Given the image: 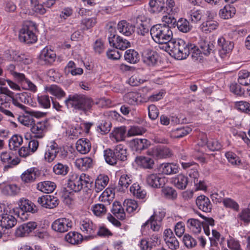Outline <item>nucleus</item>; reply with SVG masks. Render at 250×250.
<instances>
[{
  "mask_svg": "<svg viewBox=\"0 0 250 250\" xmlns=\"http://www.w3.org/2000/svg\"><path fill=\"white\" fill-rule=\"evenodd\" d=\"M165 48L167 51L171 52L177 59H186L189 55L188 43L181 39H171L168 41Z\"/></svg>",
  "mask_w": 250,
  "mask_h": 250,
  "instance_id": "f257e3e1",
  "label": "nucleus"
},
{
  "mask_svg": "<svg viewBox=\"0 0 250 250\" xmlns=\"http://www.w3.org/2000/svg\"><path fill=\"white\" fill-rule=\"evenodd\" d=\"M150 35L153 41L159 44L165 45L172 38L173 33L169 27L166 24H158L150 29Z\"/></svg>",
  "mask_w": 250,
  "mask_h": 250,
  "instance_id": "f03ea898",
  "label": "nucleus"
},
{
  "mask_svg": "<svg viewBox=\"0 0 250 250\" xmlns=\"http://www.w3.org/2000/svg\"><path fill=\"white\" fill-rule=\"evenodd\" d=\"M64 102L68 107L71 106L84 112L90 110L93 105V102L91 99L83 95L77 94L69 96Z\"/></svg>",
  "mask_w": 250,
  "mask_h": 250,
  "instance_id": "7ed1b4c3",
  "label": "nucleus"
},
{
  "mask_svg": "<svg viewBox=\"0 0 250 250\" xmlns=\"http://www.w3.org/2000/svg\"><path fill=\"white\" fill-rule=\"evenodd\" d=\"M11 94L10 90L7 87H0V112L8 117L14 118V115L8 109L11 104Z\"/></svg>",
  "mask_w": 250,
  "mask_h": 250,
  "instance_id": "20e7f679",
  "label": "nucleus"
},
{
  "mask_svg": "<svg viewBox=\"0 0 250 250\" xmlns=\"http://www.w3.org/2000/svg\"><path fill=\"white\" fill-rule=\"evenodd\" d=\"M34 28L32 23L24 24L19 32V37L20 41L26 43H35L37 40V38L33 31Z\"/></svg>",
  "mask_w": 250,
  "mask_h": 250,
  "instance_id": "39448f33",
  "label": "nucleus"
},
{
  "mask_svg": "<svg viewBox=\"0 0 250 250\" xmlns=\"http://www.w3.org/2000/svg\"><path fill=\"white\" fill-rule=\"evenodd\" d=\"M11 93V98H10L11 102L16 107L21 109L22 110L26 111L28 107L25 106L23 104H27L29 102V94L26 92H22L17 93L16 94L10 90Z\"/></svg>",
  "mask_w": 250,
  "mask_h": 250,
  "instance_id": "423d86ee",
  "label": "nucleus"
},
{
  "mask_svg": "<svg viewBox=\"0 0 250 250\" xmlns=\"http://www.w3.org/2000/svg\"><path fill=\"white\" fill-rule=\"evenodd\" d=\"M147 155L158 159L169 158L173 155L172 150L166 146H156L147 151Z\"/></svg>",
  "mask_w": 250,
  "mask_h": 250,
  "instance_id": "0eeeda50",
  "label": "nucleus"
},
{
  "mask_svg": "<svg viewBox=\"0 0 250 250\" xmlns=\"http://www.w3.org/2000/svg\"><path fill=\"white\" fill-rule=\"evenodd\" d=\"M72 227V221L66 218H60L55 220L51 228L55 231L63 233L69 230Z\"/></svg>",
  "mask_w": 250,
  "mask_h": 250,
  "instance_id": "6e6552de",
  "label": "nucleus"
},
{
  "mask_svg": "<svg viewBox=\"0 0 250 250\" xmlns=\"http://www.w3.org/2000/svg\"><path fill=\"white\" fill-rule=\"evenodd\" d=\"M48 123L46 121L34 123L31 127V131L33 137L37 139H42L47 131Z\"/></svg>",
  "mask_w": 250,
  "mask_h": 250,
  "instance_id": "1a4fd4ad",
  "label": "nucleus"
},
{
  "mask_svg": "<svg viewBox=\"0 0 250 250\" xmlns=\"http://www.w3.org/2000/svg\"><path fill=\"white\" fill-rule=\"evenodd\" d=\"M163 238L166 246L171 250H176L179 248V242L175 237L172 230L166 229L163 233Z\"/></svg>",
  "mask_w": 250,
  "mask_h": 250,
  "instance_id": "9d476101",
  "label": "nucleus"
},
{
  "mask_svg": "<svg viewBox=\"0 0 250 250\" xmlns=\"http://www.w3.org/2000/svg\"><path fill=\"white\" fill-rule=\"evenodd\" d=\"M110 45L116 49L124 50L130 47V42L123 37L117 35H113L108 37Z\"/></svg>",
  "mask_w": 250,
  "mask_h": 250,
  "instance_id": "9b49d317",
  "label": "nucleus"
},
{
  "mask_svg": "<svg viewBox=\"0 0 250 250\" xmlns=\"http://www.w3.org/2000/svg\"><path fill=\"white\" fill-rule=\"evenodd\" d=\"M60 151V147L58 144L54 142H51L48 144L45 148L44 159L48 162H53L58 155V153Z\"/></svg>",
  "mask_w": 250,
  "mask_h": 250,
  "instance_id": "f8f14e48",
  "label": "nucleus"
},
{
  "mask_svg": "<svg viewBox=\"0 0 250 250\" xmlns=\"http://www.w3.org/2000/svg\"><path fill=\"white\" fill-rule=\"evenodd\" d=\"M37 202L42 207L47 208H53L59 203L56 197L50 195H43L38 198Z\"/></svg>",
  "mask_w": 250,
  "mask_h": 250,
  "instance_id": "ddd939ff",
  "label": "nucleus"
},
{
  "mask_svg": "<svg viewBox=\"0 0 250 250\" xmlns=\"http://www.w3.org/2000/svg\"><path fill=\"white\" fill-rule=\"evenodd\" d=\"M37 227V223L30 221L22 224L18 227L15 230V235L18 237H24L28 235Z\"/></svg>",
  "mask_w": 250,
  "mask_h": 250,
  "instance_id": "4468645a",
  "label": "nucleus"
},
{
  "mask_svg": "<svg viewBox=\"0 0 250 250\" xmlns=\"http://www.w3.org/2000/svg\"><path fill=\"white\" fill-rule=\"evenodd\" d=\"M124 101L132 105L140 104L146 102L142 95L136 91L128 92L124 96Z\"/></svg>",
  "mask_w": 250,
  "mask_h": 250,
  "instance_id": "2eb2a0df",
  "label": "nucleus"
},
{
  "mask_svg": "<svg viewBox=\"0 0 250 250\" xmlns=\"http://www.w3.org/2000/svg\"><path fill=\"white\" fill-rule=\"evenodd\" d=\"M146 182L151 187L160 188L165 185V179L159 174L152 173L146 176Z\"/></svg>",
  "mask_w": 250,
  "mask_h": 250,
  "instance_id": "dca6fc26",
  "label": "nucleus"
},
{
  "mask_svg": "<svg viewBox=\"0 0 250 250\" xmlns=\"http://www.w3.org/2000/svg\"><path fill=\"white\" fill-rule=\"evenodd\" d=\"M56 54L47 47H44L41 51L39 57V62L42 65L52 63L55 61Z\"/></svg>",
  "mask_w": 250,
  "mask_h": 250,
  "instance_id": "f3484780",
  "label": "nucleus"
},
{
  "mask_svg": "<svg viewBox=\"0 0 250 250\" xmlns=\"http://www.w3.org/2000/svg\"><path fill=\"white\" fill-rule=\"evenodd\" d=\"M79 227L84 233L89 235H93L96 229L92 222L87 218H82L80 219Z\"/></svg>",
  "mask_w": 250,
  "mask_h": 250,
  "instance_id": "a211bd4d",
  "label": "nucleus"
},
{
  "mask_svg": "<svg viewBox=\"0 0 250 250\" xmlns=\"http://www.w3.org/2000/svg\"><path fill=\"white\" fill-rule=\"evenodd\" d=\"M159 59L158 53L152 50H146L144 52L142 60L144 63L148 66H154Z\"/></svg>",
  "mask_w": 250,
  "mask_h": 250,
  "instance_id": "6ab92c4d",
  "label": "nucleus"
},
{
  "mask_svg": "<svg viewBox=\"0 0 250 250\" xmlns=\"http://www.w3.org/2000/svg\"><path fill=\"white\" fill-rule=\"evenodd\" d=\"M130 148L133 151L140 152L150 146V142L146 139H134L129 143Z\"/></svg>",
  "mask_w": 250,
  "mask_h": 250,
  "instance_id": "aec40b11",
  "label": "nucleus"
},
{
  "mask_svg": "<svg viewBox=\"0 0 250 250\" xmlns=\"http://www.w3.org/2000/svg\"><path fill=\"white\" fill-rule=\"evenodd\" d=\"M80 175L73 173L69 176L68 180L67 186L75 192L80 191L83 188V184L81 181Z\"/></svg>",
  "mask_w": 250,
  "mask_h": 250,
  "instance_id": "412c9836",
  "label": "nucleus"
},
{
  "mask_svg": "<svg viewBox=\"0 0 250 250\" xmlns=\"http://www.w3.org/2000/svg\"><path fill=\"white\" fill-rule=\"evenodd\" d=\"M17 224V220L12 215L5 213L0 215V226L8 229L13 227Z\"/></svg>",
  "mask_w": 250,
  "mask_h": 250,
  "instance_id": "4be33fe9",
  "label": "nucleus"
},
{
  "mask_svg": "<svg viewBox=\"0 0 250 250\" xmlns=\"http://www.w3.org/2000/svg\"><path fill=\"white\" fill-rule=\"evenodd\" d=\"M179 166L173 163H164L160 166L161 172L165 175H172L178 173Z\"/></svg>",
  "mask_w": 250,
  "mask_h": 250,
  "instance_id": "5701e85b",
  "label": "nucleus"
},
{
  "mask_svg": "<svg viewBox=\"0 0 250 250\" xmlns=\"http://www.w3.org/2000/svg\"><path fill=\"white\" fill-rule=\"evenodd\" d=\"M196 203L198 208L202 211L208 212L211 209V204L209 199L205 195L198 196L196 200Z\"/></svg>",
  "mask_w": 250,
  "mask_h": 250,
  "instance_id": "b1692460",
  "label": "nucleus"
},
{
  "mask_svg": "<svg viewBox=\"0 0 250 250\" xmlns=\"http://www.w3.org/2000/svg\"><path fill=\"white\" fill-rule=\"evenodd\" d=\"M218 45L221 48L220 51L221 55H226L230 52L234 47V43L229 41H226L223 37L218 39Z\"/></svg>",
  "mask_w": 250,
  "mask_h": 250,
  "instance_id": "393cba45",
  "label": "nucleus"
},
{
  "mask_svg": "<svg viewBox=\"0 0 250 250\" xmlns=\"http://www.w3.org/2000/svg\"><path fill=\"white\" fill-rule=\"evenodd\" d=\"M171 183L177 188L184 189L188 184V178L184 174H179L171 178Z\"/></svg>",
  "mask_w": 250,
  "mask_h": 250,
  "instance_id": "a878e982",
  "label": "nucleus"
},
{
  "mask_svg": "<svg viewBox=\"0 0 250 250\" xmlns=\"http://www.w3.org/2000/svg\"><path fill=\"white\" fill-rule=\"evenodd\" d=\"M134 26L125 20L120 21L117 25L119 32L126 36L131 35L134 32Z\"/></svg>",
  "mask_w": 250,
  "mask_h": 250,
  "instance_id": "bb28decb",
  "label": "nucleus"
},
{
  "mask_svg": "<svg viewBox=\"0 0 250 250\" xmlns=\"http://www.w3.org/2000/svg\"><path fill=\"white\" fill-rule=\"evenodd\" d=\"M135 162L138 166L146 169H152L154 165L153 159L146 156L137 157Z\"/></svg>",
  "mask_w": 250,
  "mask_h": 250,
  "instance_id": "cd10ccee",
  "label": "nucleus"
},
{
  "mask_svg": "<svg viewBox=\"0 0 250 250\" xmlns=\"http://www.w3.org/2000/svg\"><path fill=\"white\" fill-rule=\"evenodd\" d=\"M21 180L24 183H31L34 182L37 178V171L35 167L27 169L21 176Z\"/></svg>",
  "mask_w": 250,
  "mask_h": 250,
  "instance_id": "c85d7f7f",
  "label": "nucleus"
},
{
  "mask_svg": "<svg viewBox=\"0 0 250 250\" xmlns=\"http://www.w3.org/2000/svg\"><path fill=\"white\" fill-rule=\"evenodd\" d=\"M109 178L107 175L100 174L98 176L95 182V190L97 192L103 190L107 185Z\"/></svg>",
  "mask_w": 250,
  "mask_h": 250,
  "instance_id": "c756f323",
  "label": "nucleus"
},
{
  "mask_svg": "<svg viewBox=\"0 0 250 250\" xmlns=\"http://www.w3.org/2000/svg\"><path fill=\"white\" fill-rule=\"evenodd\" d=\"M114 196V193L113 192L112 189L107 188L99 196V200L100 202H103L104 203L103 204L107 207L113 201Z\"/></svg>",
  "mask_w": 250,
  "mask_h": 250,
  "instance_id": "7c9ffc66",
  "label": "nucleus"
},
{
  "mask_svg": "<svg viewBox=\"0 0 250 250\" xmlns=\"http://www.w3.org/2000/svg\"><path fill=\"white\" fill-rule=\"evenodd\" d=\"M218 22L213 20H207L200 25L201 30L205 33H209L217 29Z\"/></svg>",
  "mask_w": 250,
  "mask_h": 250,
  "instance_id": "2f4dec72",
  "label": "nucleus"
},
{
  "mask_svg": "<svg viewBox=\"0 0 250 250\" xmlns=\"http://www.w3.org/2000/svg\"><path fill=\"white\" fill-rule=\"evenodd\" d=\"M56 187V184L54 182L50 181L41 182L37 185V188L38 190L46 193L52 192Z\"/></svg>",
  "mask_w": 250,
  "mask_h": 250,
  "instance_id": "473e14b6",
  "label": "nucleus"
},
{
  "mask_svg": "<svg viewBox=\"0 0 250 250\" xmlns=\"http://www.w3.org/2000/svg\"><path fill=\"white\" fill-rule=\"evenodd\" d=\"M18 209L26 212L35 213L37 211L36 206L29 200L21 199L19 202Z\"/></svg>",
  "mask_w": 250,
  "mask_h": 250,
  "instance_id": "72a5a7b5",
  "label": "nucleus"
},
{
  "mask_svg": "<svg viewBox=\"0 0 250 250\" xmlns=\"http://www.w3.org/2000/svg\"><path fill=\"white\" fill-rule=\"evenodd\" d=\"M126 132V129L125 126L117 127L112 131L110 134V137L113 141L116 142L123 141L125 138Z\"/></svg>",
  "mask_w": 250,
  "mask_h": 250,
  "instance_id": "f704fd0d",
  "label": "nucleus"
},
{
  "mask_svg": "<svg viewBox=\"0 0 250 250\" xmlns=\"http://www.w3.org/2000/svg\"><path fill=\"white\" fill-rule=\"evenodd\" d=\"M76 149L82 154L88 153L91 149V144L87 139H80L76 143Z\"/></svg>",
  "mask_w": 250,
  "mask_h": 250,
  "instance_id": "c9c22d12",
  "label": "nucleus"
},
{
  "mask_svg": "<svg viewBox=\"0 0 250 250\" xmlns=\"http://www.w3.org/2000/svg\"><path fill=\"white\" fill-rule=\"evenodd\" d=\"M187 225L190 230L195 234L199 233L201 231L203 226V223L199 220L194 218L188 219Z\"/></svg>",
  "mask_w": 250,
  "mask_h": 250,
  "instance_id": "e433bc0d",
  "label": "nucleus"
},
{
  "mask_svg": "<svg viewBox=\"0 0 250 250\" xmlns=\"http://www.w3.org/2000/svg\"><path fill=\"white\" fill-rule=\"evenodd\" d=\"M11 56L13 60L15 62H19L24 64H29L32 62V58L28 55L14 51L12 52V54H11Z\"/></svg>",
  "mask_w": 250,
  "mask_h": 250,
  "instance_id": "4c0bfd02",
  "label": "nucleus"
},
{
  "mask_svg": "<svg viewBox=\"0 0 250 250\" xmlns=\"http://www.w3.org/2000/svg\"><path fill=\"white\" fill-rule=\"evenodd\" d=\"M77 167L82 170H85L91 167L92 160L89 157H84L77 159L75 162Z\"/></svg>",
  "mask_w": 250,
  "mask_h": 250,
  "instance_id": "58836bf2",
  "label": "nucleus"
},
{
  "mask_svg": "<svg viewBox=\"0 0 250 250\" xmlns=\"http://www.w3.org/2000/svg\"><path fill=\"white\" fill-rule=\"evenodd\" d=\"M165 4L164 0H150L149 3L150 11L154 13L164 12Z\"/></svg>",
  "mask_w": 250,
  "mask_h": 250,
  "instance_id": "ea45409f",
  "label": "nucleus"
},
{
  "mask_svg": "<svg viewBox=\"0 0 250 250\" xmlns=\"http://www.w3.org/2000/svg\"><path fill=\"white\" fill-rule=\"evenodd\" d=\"M236 10L234 7L230 5L225 6L219 11V16L223 19H229L235 15Z\"/></svg>",
  "mask_w": 250,
  "mask_h": 250,
  "instance_id": "a19ab883",
  "label": "nucleus"
},
{
  "mask_svg": "<svg viewBox=\"0 0 250 250\" xmlns=\"http://www.w3.org/2000/svg\"><path fill=\"white\" fill-rule=\"evenodd\" d=\"M46 92L60 99L65 96L64 91L59 86L52 84L45 87Z\"/></svg>",
  "mask_w": 250,
  "mask_h": 250,
  "instance_id": "79ce46f5",
  "label": "nucleus"
},
{
  "mask_svg": "<svg viewBox=\"0 0 250 250\" xmlns=\"http://www.w3.org/2000/svg\"><path fill=\"white\" fill-rule=\"evenodd\" d=\"M65 239L70 244L78 245L82 242L83 236L78 232L71 231L65 235Z\"/></svg>",
  "mask_w": 250,
  "mask_h": 250,
  "instance_id": "37998d69",
  "label": "nucleus"
},
{
  "mask_svg": "<svg viewBox=\"0 0 250 250\" xmlns=\"http://www.w3.org/2000/svg\"><path fill=\"white\" fill-rule=\"evenodd\" d=\"M0 160L3 163L13 166L17 165L20 163L18 158L12 159L11 153L6 151H3L0 153Z\"/></svg>",
  "mask_w": 250,
  "mask_h": 250,
  "instance_id": "c03bdc74",
  "label": "nucleus"
},
{
  "mask_svg": "<svg viewBox=\"0 0 250 250\" xmlns=\"http://www.w3.org/2000/svg\"><path fill=\"white\" fill-rule=\"evenodd\" d=\"M111 212L119 219L124 220L125 218L124 209L119 202H116L113 204Z\"/></svg>",
  "mask_w": 250,
  "mask_h": 250,
  "instance_id": "a18cd8bd",
  "label": "nucleus"
},
{
  "mask_svg": "<svg viewBox=\"0 0 250 250\" xmlns=\"http://www.w3.org/2000/svg\"><path fill=\"white\" fill-rule=\"evenodd\" d=\"M199 45L203 54L208 55L214 49V45L210 42L204 39H201L199 42Z\"/></svg>",
  "mask_w": 250,
  "mask_h": 250,
  "instance_id": "49530a36",
  "label": "nucleus"
},
{
  "mask_svg": "<svg viewBox=\"0 0 250 250\" xmlns=\"http://www.w3.org/2000/svg\"><path fill=\"white\" fill-rule=\"evenodd\" d=\"M130 191L137 198L143 199L146 196V190L138 184H133L130 188Z\"/></svg>",
  "mask_w": 250,
  "mask_h": 250,
  "instance_id": "de8ad7c7",
  "label": "nucleus"
},
{
  "mask_svg": "<svg viewBox=\"0 0 250 250\" xmlns=\"http://www.w3.org/2000/svg\"><path fill=\"white\" fill-rule=\"evenodd\" d=\"M125 59L131 63H137L140 59L138 53L134 49H128L125 52Z\"/></svg>",
  "mask_w": 250,
  "mask_h": 250,
  "instance_id": "09e8293b",
  "label": "nucleus"
},
{
  "mask_svg": "<svg viewBox=\"0 0 250 250\" xmlns=\"http://www.w3.org/2000/svg\"><path fill=\"white\" fill-rule=\"evenodd\" d=\"M23 139L21 136L16 134L13 135L9 140L10 149L16 150L22 145Z\"/></svg>",
  "mask_w": 250,
  "mask_h": 250,
  "instance_id": "8fccbe9b",
  "label": "nucleus"
},
{
  "mask_svg": "<svg viewBox=\"0 0 250 250\" xmlns=\"http://www.w3.org/2000/svg\"><path fill=\"white\" fill-rule=\"evenodd\" d=\"M53 171L56 175L65 176L68 172L69 167L67 165L58 163L54 166Z\"/></svg>",
  "mask_w": 250,
  "mask_h": 250,
  "instance_id": "3c124183",
  "label": "nucleus"
},
{
  "mask_svg": "<svg viewBox=\"0 0 250 250\" xmlns=\"http://www.w3.org/2000/svg\"><path fill=\"white\" fill-rule=\"evenodd\" d=\"M91 210L95 216L100 217L106 214L107 208L103 204H96L92 206Z\"/></svg>",
  "mask_w": 250,
  "mask_h": 250,
  "instance_id": "603ef678",
  "label": "nucleus"
},
{
  "mask_svg": "<svg viewBox=\"0 0 250 250\" xmlns=\"http://www.w3.org/2000/svg\"><path fill=\"white\" fill-rule=\"evenodd\" d=\"M104 157L106 163L110 165L116 164L118 160L114 150L113 151L110 149L104 151Z\"/></svg>",
  "mask_w": 250,
  "mask_h": 250,
  "instance_id": "864d4df0",
  "label": "nucleus"
},
{
  "mask_svg": "<svg viewBox=\"0 0 250 250\" xmlns=\"http://www.w3.org/2000/svg\"><path fill=\"white\" fill-rule=\"evenodd\" d=\"M203 16V12L201 10L193 9L188 12V17L192 23H197Z\"/></svg>",
  "mask_w": 250,
  "mask_h": 250,
  "instance_id": "5fc2aeb1",
  "label": "nucleus"
},
{
  "mask_svg": "<svg viewBox=\"0 0 250 250\" xmlns=\"http://www.w3.org/2000/svg\"><path fill=\"white\" fill-rule=\"evenodd\" d=\"M238 83L243 85L250 84V72L246 70H242L238 74Z\"/></svg>",
  "mask_w": 250,
  "mask_h": 250,
  "instance_id": "6e6d98bb",
  "label": "nucleus"
},
{
  "mask_svg": "<svg viewBox=\"0 0 250 250\" xmlns=\"http://www.w3.org/2000/svg\"><path fill=\"white\" fill-rule=\"evenodd\" d=\"M114 151L118 160L125 161L127 159L126 149L123 145H117Z\"/></svg>",
  "mask_w": 250,
  "mask_h": 250,
  "instance_id": "4d7b16f0",
  "label": "nucleus"
},
{
  "mask_svg": "<svg viewBox=\"0 0 250 250\" xmlns=\"http://www.w3.org/2000/svg\"><path fill=\"white\" fill-rule=\"evenodd\" d=\"M150 224V228L154 231H158L161 227V222H158V221L155 219H150V218L147 220L145 223L142 226V231L144 232L146 227H148L149 224Z\"/></svg>",
  "mask_w": 250,
  "mask_h": 250,
  "instance_id": "13d9d810",
  "label": "nucleus"
},
{
  "mask_svg": "<svg viewBox=\"0 0 250 250\" xmlns=\"http://www.w3.org/2000/svg\"><path fill=\"white\" fill-rule=\"evenodd\" d=\"M179 30L183 33H187L191 29L189 22L185 19H180L176 23Z\"/></svg>",
  "mask_w": 250,
  "mask_h": 250,
  "instance_id": "bf43d9fd",
  "label": "nucleus"
},
{
  "mask_svg": "<svg viewBox=\"0 0 250 250\" xmlns=\"http://www.w3.org/2000/svg\"><path fill=\"white\" fill-rule=\"evenodd\" d=\"M132 177L130 175L127 174H123L120 177V178L119 181V185L121 187V188L124 190L125 189H126L132 183Z\"/></svg>",
  "mask_w": 250,
  "mask_h": 250,
  "instance_id": "052dcab7",
  "label": "nucleus"
},
{
  "mask_svg": "<svg viewBox=\"0 0 250 250\" xmlns=\"http://www.w3.org/2000/svg\"><path fill=\"white\" fill-rule=\"evenodd\" d=\"M20 188L15 184L6 185L2 188V192L4 194L15 195L18 193Z\"/></svg>",
  "mask_w": 250,
  "mask_h": 250,
  "instance_id": "680f3d73",
  "label": "nucleus"
},
{
  "mask_svg": "<svg viewBox=\"0 0 250 250\" xmlns=\"http://www.w3.org/2000/svg\"><path fill=\"white\" fill-rule=\"evenodd\" d=\"M164 12L169 15H175L177 8L174 0H167L165 4Z\"/></svg>",
  "mask_w": 250,
  "mask_h": 250,
  "instance_id": "e2e57ef3",
  "label": "nucleus"
},
{
  "mask_svg": "<svg viewBox=\"0 0 250 250\" xmlns=\"http://www.w3.org/2000/svg\"><path fill=\"white\" fill-rule=\"evenodd\" d=\"M188 48L189 50V54L194 61H197L200 57L202 53L201 50L194 44L188 43Z\"/></svg>",
  "mask_w": 250,
  "mask_h": 250,
  "instance_id": "0e129e2a",
  "label": "nucleus"
},
{
  "mask_svg": "<svg viewBox=\"0 0 250 250\" xmlns=\"http://www.w3.org/2000/svg\"><path fill=\"white\" fill-rule=\"evenodd\" d=\"M225 156L228 161L233 166H238L241 164L240 158L232 152L229 151L226 153Z\"/></svg>",
  "mask_w": 250,
  "mask_h": 250,
  "instance_id": "69168bd1",
  "label": "nucleus"
},
{
  "mask_svg": "<svg viewBox=\"0 0 250 250\" xmlns=\"http://www.w3.org/2000/svg\"><path fill=\"white\" fill-rule=\"evenodd\" d=\"M124 206L126 207V210L128 213L133 212L138 208L137 202L132 199L125 200L124 202Z\"/></svg>",
  "mask_w": 250,
  "mask_h": 250,
  "instance_id": "338daca9",
  "label": "nucleus"
},
{
  "mask_svg": "<svg viewBox=\"0 0 250 250\" xmlns=\"http://www.w3.org/2000/svg\"><path fill=\"white\" fill-rule=\"evenodd\" d=\"M227 246L231 250H242L239 241L230 236L227 239Z\"/></svg>",
  "mask_w": 250,
  "mask_h": 250,
  "instance_id": "774afa93",
  "label": "nucleus"
}]
</instances>
